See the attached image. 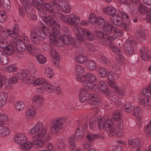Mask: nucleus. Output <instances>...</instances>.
<instances>
[{"label":"nucleus","mask_w":151,"mask_h":151,"mask_svg":"<svg viewBox=\"0 0 151 151\" xmlns=\"http://www.w3.org/2000/svg\"><path fill=\"white\" fill-rule=\"evenodd\" d=\"M78 99L82 103H87L91 107V109H93L97 114L99 111V108L95 106L101 101L100 96L96 93H90L85 88H82L78 93Z\"/></svg>","instance_id":"obj_1"},{"label":"nucleus","mask_w":151,"mask_h":151,"mask_svg":"<svg viewBox=\"0 0 151 151\" xmlns=\"http://www.w3.org/2000/svg\"><path fill=\"white\" fill-rule=\"evenodd\" d=\"M112 22L114 24L121 26L126 31L130 29V22L128 15L123 11L118 10L117 14L114 16Z\"/></svg>","instance_id":"obj_2"},{"label":"nucleus","mask_w":151,"mask_h":151,"mask_svg":"<svg viewBox=\"0 0 151 151\" xmlns=\"http://www.w3.org/2000/svg\"><path fill=\"white\" fill-rule=\"evenodd\" d=\"M76 79L79 82L83 83L89 89L94 88L92 84L96 80V76L91 73H87L85 74L79 73L76 75Z\"/></svg>","instance_id":"obj_3"},{"label":"nucleus","mask_w":151,"mask_h":151,"mask_svg":"<svg viewBox=\"0 0 151 151\" xmlns=\"http://www.w3.org/2000/svg\"><path fill=\"white\" fill-rule=\"evenodd\" d=\"M54 30L53 34H50V42L55 47H64L66 43V35L60 36L59 31Z\"/></svg>","instance_id":"obj_4"},{"label":"nucleus","mask_w":151,"mask_h":151,"mask_svg":"<svg viewBox=\"0 0 151 151\" xmlns=\"http://www.w3.org/2000/svg\"><path fill=\"white\" fill-rule=\"evenodd\" d=\"M14 139L15 142L20 145V148L23 150H27L30 149L35 143L27 141V138L24 135L18 133L16 135Z\"/></svg>","instance_id":"obj_5"},{"label":"nucleus","mask_w":151,"mask_h":151,"mask_svg":"<svg viewBox=\"0 0 151 151\" xmlns=\"http://www.w3.org/2000/svg\"><path fill=\"white\" fill-rule=\"evenodd\" d=\"M98 123V129L99 130L104 128L109 136L112 137L114 135V125L111 121L110 119L105 120L100 119Z\"/></svg>","instance_id":"obj_6"},{"label":"nucleus","mask_w":151,"mask_h":151,"mask_svg":"<svg viewBox=\"0 0 151 151\" xmlns=\"http://www.w3.org/2000/svg\"><path fill=\"white\" fill-rule=\"evenodd\" d=\"M75 32L76 38L81 42H83L85 40V38L83 34L90 40L93 41L95 39V36L91 32L87 30L81 28H77L75 30Z\"/></svg>","instance_id":"obj_7"},{"label":"nucleus","mask_w":151,"mask_h":151,"mask_svg":"<svg viewBox=\"0 0 151 151\" xmlns=\"http://www.w3.org/2000/svg\"><path fill=\"white\" fill-rule=\"evenodd\" d=\"M65 118H58L52 122V125L50 129L51 133L53 134H58L62 128V125L65 122Z\"/></svg>","instance_id":"obj_8"},{"label":"nucleus","mask_w":151,"mask_h":151,"mask_svg":"<svg viewBox=\"0 0 151 151\" xmlns=\"http://www.w3.org/2000/svg\"><path fill=\"white\" fill-rule=\"evenodd\" d=\"M30 37L32 42L36 45L40 44V41L46 38V36L38 29H32L31 30Z\"/></svg>","instance_id":"obj_9"},{"label":"nucleus","mask_w":151,"mask_h":151,"mask_svg":"<svg viewBox=\"0 0 151 151\" xmlns=\"http://www.w3.org/2000/svg\"><path fill=\"white\" fill-rule=\"evenodd\" d=\"M92 84L94 88L91 90H93L96 92H100L101 93L104 94L106 96H109L110 94V91L108 89V86L106 83L103 81L99 82L98 87L93 83Z\"/></svg>","instance_id":"obj_10"},{"label":"nucleus","mask_w":151,"mask_h":151,"mask_svg":"<svg viewBox=\"0 0 151 151\" xmlns=\"http://www.w3.org/2000/svg\"><path fill=\"white\" fill-rule=\"evenodd\" d=\"M80 18L77 15L73 14H71L69 18L67 20L68 23L71 24L76 26H79L81 25H84L88 24V22L87 20H83L81 21V23L78 22V20H79Z\"/></svg>","instance_id":"obj_11"},{"label":"nucleus","mask_w":151,"mask_h":151,"mask_svg":"<svg viewBox=\"0 0 151 151\" xmlns=\"http://www.w3.org/2000/svg\"><path fill=\"white\" fill-rule=\"evenodd\" d=\"M43 20L48 26L52 27V32L53 34L54 29L59 31L60 26L59 24L55 21L54 18L51 16H47L43 18Z\"/></svg>","instance_id":"obj_12"},{"label":"nucleus","mask_w":151,"mask_h":151,"mask_svg":"<svg viewBox=\"0 0 151 151\" xmlns=\"http://www.w3.org/2000/svg\"><path fill=\"white\" fill-rule=\"evenodd\" d=\"M99 26L100 28H102L104 31L107 33L111 32L112 29L115 27L108 22H105L103 18H99Z\"/></svg>","instance_id":"obj_13"},{"label":"nucleus","mask_w":151,"mask_h":151,"mask_svg":"<svg viewBox=\"0 0 151 151\" xmlns=\"http://www.w3.org/2000/svg\"><path fill=\"white\" fill-rule=\"evenodd\" d=\"M141 58L144 61H147L151 58V52L150 50L147 47H142L140 51Z\"/></svg>","instance_id":"obj_14"},{"label":"nucleus","mask_w":151,"mask_h":151,"mask_svg":"<svg viewBox=\"0 0 151 151\" xmlns=\"http://www.w3.org/2000/svg\"><path fill=\"white\" fill-rule=\"evenodd\" d=\"M132 38L131 37L127 40L124 44V50L127 53L131 54L134 52V49L132 41Z\"/></svg>","instance_id":"obj_15"},{"label":"nucleus","mask_w":151,"mask_h":151,"mask_svg":"<svg viewBox=\"0 0 151 151\" xmlns=\"http://www.w3.org/2000/svg\"><path fill=\"white\" fill-rule=\"evenodd\" d=\"M86 127L83 125L79 126L75 133V138L76 140H80L82 139L84 135V132Z\"/></svg>","instance_id":"obj_16"},{"label":"nucleus","mask_w":151,"mask_h":151,"mask_svg":"<svg viewBox=\"0 0 151 151\" xmlns=\"http://www.w3.org/2000/svg\"><path fill=\"white\" fill-rule=\"evenodd\" d=\"M44 87H40L36 89L37 91L40 93H42L45 91V90H46L49 92H52L55 91L56 88L55 86L52 84H48L44 85Z\"/></svg>","instance_id":"obj_17"},{"label":"nucleus","mask_w":151,"mask_h":151,"mask_svg":"<svg viewBox=\"0 0 151 151\" xmlns=\"http://www.w3.org/2000/svg\"><path fill=\"white\" fill-rule=\"evenodd\" d=\"M139 104L144 109L150 110L151 109V99L145 98L141 99Z\"/></svg>","instance_id":"obj_18"},{"label":"nucleus","mask_w":151,"mask_h":151,"mask_svg":"<svg viewBox=\"0 0 151 151\" xmlns=\"http://www.w3.org/2000/svg\"><path fill=\"white\" fill-rule=\"evenodd\" d=\"M102 10L103 12L104 13L111 16H114L117 12L116 9L111 6L104 7L103 8Z\"/></svg>","instance_id":"obj_19"},{"label":"nucleus","mask_w":151,"mask_h":151,"mask_svg":"<svg viewBox=\"0 0 151 151\" xmlns=\"http://www.w3.org/2000/svg\"><path fill=\"white\" fill-rule=\"evenodd\" d=\"M44 126L41 122L37 123L29 131V133L32 134H35L41 130L44 127Z\"/></svg>","instance_id":"obj_20"},{"label":"nucleus","mask_w":151,"mask_h":151,"mask_svg":"<svg viewBox=\"0 0 151 151\" xmlns=\"http://www.w3.org/2000/svg\"><path fill=\"white\" fill-rule=\"evenodd\" d=\"M132 114L139 121L140 123L143 116V113L141 109L139 107H135L134 109Z\"/></svg>","instance_id":"obj_21"},{"label":"nucleus","mask_w":151,"mask_h":151,"mask_svg":"<svg viewBox=\"0 0 151 151\" xmlns=\"http://www.w3.org/2000/svg\"><path fill=\"white\" fill-rule=\"evenodd\" d=\"M106 78H107L108 81H116L119 78V76L118 73L111 70L108 72Z\"/></svg>","instance_id":"obj_22"},{"label":"nucleus","mask_w":151,"mask_h":151,"mask_svg":"<svg viewBox=\"0 0 151 151\" xmlns=\"http://www.w3.org/2000/svg\"><path fill=\"white\" fill-rule=\"evenodd\" d=\"M50 55H51L52 57L57 61H53V63L55 65L56 67H58L59 65V62L58 61L60 60V58L59 56L57 51L54 49H52L51 50Z\"/></svg>","instance_id":"obj_23"},{"label":"nucleus","mask_w":151,"mask_h":151,"mask_svg":"<svg viewBox=\"0 0 151 151\" xmlns=\"http://www.w3.org/2000/svg\"><path fill=\"white\" fill-rule=\"evenodd\" d=\"M8 96V94L5 92L2 91L0 93V107L5 105Z\"/></svg>","instance_id":"obj_24"},{"label":"nucleus","mask_w":151,"mask_h":151,"mask_svg":"<svg viewBox=\"0 0 151 151\" xmlns=\"http://www.w3.org/2000/svg\"><path fill=\"white\" fill-rule=\"evenodd\" d=\"M15 45L17 49L19 51L22 52L26 48V45L24 44L22 40H17L15 42Z\"/></svg>","instance_id":"obj_25"},{"label":"nucleus","mask_w":151,"mask_h":151,"mask_svg":"<svg viewBox=\"0 0 151 151\" xmlns=\"http://www.w3.org/2000/svg\"><path fill=\"white\" fill-rule=\"evenodd\" d=\"M100 119H100L98 121L94 119H92L90 120L89 127L91 130L93 131H96L97 130V127H98L99 126L98 122Z\"/></svg>","instance_id":"obj_26"},{"label":"nucleus","mask_w":151,"mask_h":151,"mask_svg":"<svg viewBox=\"0 0 151 151\" xmlns=\"http://www.w3.org/2000/svg\"><path fill=\"white\" fill-rule=\"evenodd\" d=\"M139 138H131L128 140V145L129 147L132 148H135L140 142Z\"/></svg>","instance_id":"obj_27"},{"label":"nucleus","mask_w":151,"mask_h":151,"mask_svg":"<svg viewBox=\"0 0 151 151\" xmlns=\"http://www.w3.org/2000/svg\"><path fill=\"white\" fill-rule=\"evenodd\" d=\"M25 8L26 12L28 14H30L32 11V6L28 0H23L22 3Z\"/></svg>","instance_id":"obj_28"},{"label":"nucleus","mask_w":151,"mask_h":151,"mask_svg":"<svg viewBox=\"0 0 151 151\" xmlns=\"http://www.w3.org/2000/svg\"><path fill=\"white\" fill-rule=\"evenodd\" d=\"M9 62V58L6 54H5L1 51H0V64L5 65L8 63Z\"/></svg>","instance_id":"obj_29"},{"label":"nucleus","mask_w":151,"mask_h":151,"mask_svg":"<svg viewBox=\"0 0 151 151\" xmlns=\"http://www.w3.org/2000/svg\"><path fill=\"white\" fill-rule=\"evenodd\" d=\"M14 47L13 45L9 44L4 49L3 51L6 55H11L14 52Z\"/></svg>","instance_id":"obj_30"},{"label":"nucleus","mask_w":151,"mask_h":151,"mask_svg":"<svg viewBox=\"0 0 151 151\" xmlns=\"http://www.w3.org/2000/svg\"><path fill=\"white\" fill-rule=\"evenodd\" d=\"M113 30L114 31V33L111 37L113 40H115L120 37L122 35V32L121 30H119L118 28L115 27L114 28Z\"/></svg>","instance_id":"obj_31"},{"label":"nucleus","mask_w":151,"mask_h":151,"mask_svg":"<svg viewBox=\"0 0 151 151\" xmlns=\"http://www.w3.org/2000/svg\"><path fill=\"white\" fill-rule=\"evenodd\" d=\"M141 93L144 96L151 97V83L149 84L146 88H143Z\"/></svg>","instance_id":"obj_32"},{"label":"nucleus","mask_w":151,"mask_h":151,"mask_svg":"<svg viewBox=\"0 0 151 151\" xmlns=\"http://www.w3.org/2000/svg\"><path fill=\"white\" fill-rule=\"evenodd\" d=\"M26 50L30 54L33 55L37 52V48L31 44H28L26 47Z\"/></svg>","instance_id":"obj_33"},{"label":"nucleus","mask_w":151,"mask_h":151,"mask_svg":"<svg viewBox=\"0 0 151 151\" xmlns=\"http://www.w3.org/2000/svg\"><path fill=\"white\" fill-rule=\"evenodd\" d=\"M9 129L4 126H0V135L5 136L8 135L10 133Z\"/></svg>","instance_id":"obj_34"},{"label":"nucleus","mask_w":151,"mask_h":151,"mask_svg":"<svg viewBox=\"0 0 151 151\" xmlns=\"http://www.w3.org/2000/svg\"><path fill=\"white\" fill-rule=\"evenodd\" d=\"M99 18L101 17H99L97 18L96 15L93 13H90L89 16V21L92 24H96L97 21L98 24L99 25Z\"/></svg>","instance_id":"obj_35"},{"label":"nucleus","mask_w":151,"mask_h":151,"mask_svg":"<svg viewBox=\"0 0 151 151\" xmlns=\"http://www.w3.org/2000/svg\"><path fill=\"white\" fill-rule=\"evenodd\" d=\"M9 84L8 79L2 75H0V88L3 86L6 87Z\"/></svg>","instance_id":"obj_36"},{"label":"nucleus","mask_w":151,"mask_h":151,"mask_svg":"<svg viewBox=\"0 0 151 151\" xmlns=\"http://www.w3.org/2000/svg\"><path fill=\"white\" fill-rule=\"evenodd\" d=\"M98 72L100 76L104 78H106L108 73L106 69L102 67H100L98 70Z\"/></svg>","instance_id":"obj_37"},{"label":"nucleus","mask_w":151,"mask_h":151,"mask_svg":"<svg viewBox=\"0 0 151 151\" xmlns=\"http://www.w3.org/2000/svg\"><path fill=\"white\" fill-rule=\"evenodd\" d=\"M86 67L90 70H94L96 68V64L94 61L90 60L87 62L86 64Z\"/></svg>","instance_id":"obj_38"},{"label":"nucleus","mask_w":151,"mask_h":151,"mask_svg":"<svg viewBox=\"0 0 151 151\" xmlns=\"http://www.w3.org/2000/svg\"><path fill=\"white\" fill-rule=\"evenodd\" d=\"M107 83L109 86L115 91H118L121 88L117 83L114 81H108Z\"/></svg>","instance_id":"obj_39"},{"label":"nucleus","mask_w":151,"mask_h":151,"mask_svg":"<svg viewBox=\"0 0 151 151\" xmlns=\"http://www.w3.org/2000/svg\"><path fill=\"white\" fill-rule=\"evenodd\" d=\"M134 106L132 103L130 102H127L125 105V109L127 112L131 113L134 109Z\"/></svg>","instance_id":"obj_40"},{"label":"nucleus","mask_w":151,"mask_h":151,"mask_svg":"<svg viewBox=\"0 0 151 151\" xmlns=\"http://www.w3.org/2000/svg\"><path fill=\"white\" fill-rule=\"evenodd\" d=\"M137 39L140 42H142L146 39V35L142 31L139 30L137 32Z\"/></svg>","instance_id":"obj_41"},{"label":"nucleus","mask_w":151,"mask_h":151,"mask_svg":"<svg viewBox=\"0 0 151 151\" xmlns=\"http://www.w3.org/2000/svg\"><path fill=\"white\" fill-rule=\"evenodd\" d=\"M75 60L77 62L79 63L82 64L86 63V61H87V58L84 56L78 55L76 57Z\"/></svg>","instance_id":"obj_42"},{"label":"nucleus","mask_w":151,"mask_h":151,"mask_svg":"<svg viewBox=\"0 0 151 151\" xmlns=\"http://www.w3.org/2000/svg\"><path fill=\"white\" fill-rule=\"evenodd\" d=\"M41 99V97L38 95H36L32 98V101L34 102L33 105L32 106L34 108L37 109L39 107V105L36 104V102H38Z\"/></svg>","instance_id":"obj_43"},{"label":"nucleus","mask_w":151,"mask_h":151,"mask_svg":"<svg viewBox=\"0 0 151 151\" xmlns=\"http://www.w3.org/2000/svg\"><path fill=\"white\" fill-rule=\"evenodd\" d=\"M138 9L140 13L144 14H146L149 10V9L143 4H140L139 5Z\"/></svg>","instance_id":"obj_44"},{"label":"nucleus","mask_w":151,"mask_h":151,"mask_svg":"<svg viewBox=\"0 0 151 151\" xmlns=\"http://www.w3.org/2000/svg\"><path fill=\"white\" fill-rule=\"evenodd\" d=\"M105 40L103 42V43L105 45L111 47L112 44V37H111L107 36L105 38Z\"/></svg>","instance_id":"obj_45"},{"label":"nucleus","mask_w":151,"mask_h":151,"mask_svg":"<svg viewBox=\"0 0 151 151\" xmlns=\"http://www.w3.org/2000/svg\"><path fill=\"white\" fill-rule=\"evenodd\" d=\"M34 78L35 80L34 81L33 85L34 86L39 85L42 84H44V85H45L47 84L45 81L42 78L36 79L35 77Z\"/></svg>","instance_id":"obj_46"},{"label":"nucleus","mask_w":151,"mask_h":151,"mask_svg":"<svg viewBox=\"0 0 151 151\" xmlns=\"http://www.w3.org/2000/svg\"><path fill=\"white\" fill-rule=\"evenodd\" d=\"M113 119L115 121H119L121 119V115L119 110L115 111L113 116Z\"/></svg>","instance_id":"obj_47"},{"label":"nucleus","mask_w":151,"mask_h":151,"mask_svg":"<svg viewBox=\"0 0 151 151\" xmlns=\"http://www.w3.org/2000/svg\"><path fill=\"white\" fill-rule=\"evenodd\" d=\"M66 147L65 140H61L60 145L58 147V151H65Z\"/></svg>","instance_id":"obj_48"},{"label":"nucleus","mask_w":151,"mask_h":151,"mask_svg":"<svg viewBox=\"0 0 151 151\" xmlns=\"http://www.w3.org/2000/svg\"><path fill=\"white\" fill-rule=\"evenodd\" d=\"M24 107V104L22 102H17L15 104V108L17 110L20 111L22 110Z\"/></svg>","instance_id":"obj_49"},{"label":"nucleus","mask_w":151,"mask_h":151,"mask_svg":"<svg viewBox=\"0 0 151 151\" xmlns=\"http://www.w3.org/2000/svg\"><path fill=\"white\" fill-rule=\"evenodd\" d=\"M75 70L76 73H82L85 71V69L83 67L79 65H76Z\"/></svg>","instance_id":"obj_50"},{"label":"nucleus","mask_w":151,"mask_h":151,"mask_svg":"<svg viewBox=\"0 0 151 151\" xmlns=\"http://www.w3.org/2000/svg\"><path fill=\"white\" fill-rule=\"evenodd\" d=\"M59 4L62 10L65 13H66V1L65 0H60Z\"/></svg>","instance_id":"obj_51"},{"label":"nucleus","mask_w":151,"mask_h":151,"mask_svg":"<svg viewBox=\"0 0 151 151\" xmlns=\"http://www.w3.org/2000/svg\"><path fill=\"white\" fill-rule=\"evenodd\" d=\"M27 76V74L26 72L24 71H22L21 72L18 73L16 76L19 79L22 80L26 78Z\"/></svg>","instance_id":"obj_52"},{"label":"nucleus","mask_w":151,"mask_h":151,"mask_svg":"<svg viewBox=\"0 0 151 151\" xmlns=\"http://www.w3.org/2000/svg\"><path fill=\"white\" fill-rule=\"evenodd\" d=\"M47 132L46 129L45 128H43L41 130L37 133V136L40 138H42L46 134Z\"/></svg>","instance_id":"obj_53"},{"label":"nucleus","mask_w":151,"mask_h":151,"mask_svg":"<svg viewBox=\"0 0 151 151\" xmlns=\"http://www.w3.org/2000/svg\"><path fill=\"white\" fill-rule=\"evenodd\" d=\"M42 34H43L46 36V37L47 35H48L50 32L51 30L48 27L45 26H43L42 27Z\"/></svg>","instance_id":"obj_54"},{"label":"nucleus","mask_w":151,"mask_h":151,"mask_svg":"<svg viewBox=\"0 0 151 151\" xmlns=\"http://www.w3.org/2000/svg\"><path fill=\"white\" fill-rule=\"evenodd\" d=\"M37 60L40 64L45 63L46 61V59L45 57L42 55H40L37 57Z\"/></svg>","instance_id":"obj_55"},{"label":"nucleus","mask_w":151,"mask_h":151,"mask_svg":"<svg viewBox=\"0 0 151 151\" xmlns=\"http://www.w3.org/2000/svg\"><path fill=\"white\" fill-rule=\"evenodd\" d=\"M32 3L38 10L40 9L42 5V3L37 0H32Z\"/></svg>","instance_id":"obj_56"},{"label":"nucleus","mask_w":151,"mask_h":151,"mask_svg":"<svg viewBox=\"0 0 151 151\" xmlns=\"http://www.w3.org/2000/svg\"><path fill=\"white\" fill-rule=\"evenodd\" d=\"M113 70L118 72H121L122 69L120 64L118 63H114L112 66Z\"/></svg>","instance_id":"obj_57"},{"label":"nucleus","mask_w":151,"mask_h":151,"mask_svg":"<svg viewBox=\"0 0 151 151\" xmlns=\"http://www.w3.org/2000/svg\"><path fill=\"white\" fill-rule=\"evenodd\" d=\"M5 12L4 11L0 12V22L4 23L6 20V16L5 15Z\"/></svg>","instance_id":"obj_58"},{"label":"nucleus","mask_w":151,"mask_h":151,"mask_svg":"<svg viewBox=\"0 0 151 151\" xmlns=\"http://www.w3.org/2000/svg\"><path fill=\"white\" fill-rule=\"evenodd\" d=\"M16 69L15 66L13 65H10L6 67L5 68L6 71L9 73L14 72L15 71Z\"/></svg>","instance_id":"obj_59"},{"label":"nucleus","mask_w":151,"mask_h":151,"mask_svg":"<svg viewBox=\"0 0 151 151\" xmlns=\"http://www.w3.org/2000/svg\"><path fill=\"white\" fill-rule=\"evenodd\" d=\"M3 5L4 8L9 10L11 7V4L9 0H3Z\"/></svg>","instance_id":"obj_60"},{"label":"nucleus","mask_w":151,"mask_h":151,"mask_svg":"<svg viewBox=\"0 0 151 151\" xmlns=\"http://www.w3.org/2000/svg\"><path fill=\"white\" fill-rule=\"evenodd\" d=\"M145 132L146 136L149 138L151 137V127L146 126L145 127Z\"/></svg>","instance_id":"obj_61"},{"label":"nucleus","mask_w":151,"mask_h":151,"mask_svg":"<svg viewBox=\"0 0 151 151\" xmlns=\"http://www.w3.org/2000/svg\"><path fill=\"white\" fill-rule=\"evenodd\" d=\"M87 140L89 142H91L95 140L94 134L88 133L86 136Z\"/></svg>","instance_id":"obj_62"},{"label":"nucleus","mask_w":151,"mask_h":151,"mask_svg":"<svg viewBox=\"0 0 151 151\" xmlns=\"http://www.w3.org/2000/svg\"><path fill=\"white\" fill-rule=\"evenodd\" d=\"M147 15L145 18V20L148 22H151V8H149L148 12L147 13Z\"/></svg>","instance_id":"obj_63"},{"label":"nucleus","mask_w":151,"mask_h":151,"mask_svg":"<svg viewBox=\"0 0 151 151\" xmlns=\"http://www.w3.org/2000/svg\"><path fill=\"white\" fill-rule=\"evenodd\" d=\"M109 98L110 100L115 104H118L120 102L118 97L116 95H114L113 96H110Z\"/></svg>","instance_id":"obj_64"}]
</instances>
